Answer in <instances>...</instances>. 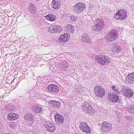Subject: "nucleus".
Masks as SVG:
<instances>
[{
    "label": "nucleus",
    "mask_w": 134,
    "mask_h": 134,
    "mask_svg": "<svg viewBox=\"0 0 134 134\" xmlns=\"http://www.w3.org/2000/svg\"><path fill=\"white\" fill-rule=\"evenodd\" d=\"M95 25L93 27V29L95 31H99L102 29L104 26L103 22L101 19L97 20Z\"/></svg>",
    "instance_id": "obj_8"
},
{
    "label": "nucleus",
    "mask_w": 134,
    "mask_h": 134,
    "mask_svg": "<svg viewBox=\"0 0 134 134\" xmlns=\"http://www.w3.org/2000/svg\"><path fill=\"white\" fill-rule=\"evenodd\" d=\"M43 124L46 128L48 131L52 132L55 130V128L54 124L51 123L46 121Z\"/></svg>",
    "instance_id": "obj_14"
},
{
    "label": "nucleus",
    "mask_w": 134,
    "mask_h": 134,
    "mask_svg": "<svg viewBox=\"0 0 134 134\" xmlns=\"http://www.w3.org/2000/svg\"><path fill=\"white\" fill-rule=\"evenodd\" d=\"M94 92L97 96L102 97L104 96L105 91L101 86H97L95 87Z\"/></svg>",
    "instance_id": "obj_7"
},
{
    "label": "nucleus",
    "mask_w": 134,
    "mask_h": 134,
    "mask_svg": "<svg viewBox=\"0 0 134 134\" xmlns=\"http://www.w3.org/2000/svg\"><path fill=\"white\" fill-rule=\"evenodd\" d=\"M33 111L37 113H40L42 111V108L38 105L34 106L33 108Z\"/></svg>",
    "instance_id": "obj_25"
},
{
    "label": "nucleus",
    "mask_w": 134,
    "mask_h": 134,
    "mask_svg": "<svg viewBox=\"0 0 134 134\" xmlns=\"http://www.w3.org/2000/svg\"><path fill=\"white\" fill-rule=\"evenodd\" d=\"M111 128L112 125L108 122H104L102 124L101 129L103 132H108L111 130Z\"/></svg>",
    "instance_id": "obj_11"
},
{
    "label": "nucleus",
    "mask_w": 134,
    "mask_h": 134,
    "mask_svg": "<svg viewBox=\"0 0 134 134\" xmlns=\"http://www.w3.org/2000/svg\"><path fill=\"white\" fill-rule=\"evenodd\" d=\"M81 38L82 42L84 43L86 45H90L92 42L91 40L89 37L87 36L86 33H84L82 35Z\"/></svg>",
    "instance_id": "obj_15"
},
{
    "label": "nucleus",
    "mask_w": 134,
    "mask_h": 134,
    "mask_svg": "<svg viewBox=\"0 0 134 134\" xmlns=\"http://www.w3.org/2000/svg\"><path fill=\"white\" fill-rule=\"evenodd\" d=\"M18 117V115L16 114L11 113H9L7 116V118L10 121L15 120Z\"/></svg>",
    "instance_id": "obj_20"
},
{
    "label": "nucleus",
    "mask_w": 134,
    "mask_h": 134,
    "mask_svg": "<svg viewBox=\"0 0 134 134\" xmlns=\"http://www.w3.org/2000/svg\"><path fill=\"white\" fill-rule=\"evenodd\" d=\"M70 38V35L68 34L65 33L60 36L59 38V41L63 43L66 42Z\"/></svg>",
    "instance_id": "obj_17"
},
{
    "label": "nucleus",
    "mask_w": 134,
    "mask_h": 134,
    "mask_svg": "<svg viewBox=\"0 0 134 134\" xmlns=\"http://www.w3.org/2000/svg\"><path fill=\"white\" fill-rule=\"evenodd\" d=\"M120 91L124 96L128 98L132 97L134 94L133 90L127 86L121 87Z\"/></svg>",
    "instance_id": "obj_1"
},
{
    "label": "nucleus",
    "mask_w": 134,
    "mask_h": 134,
    "mask_svg": "<svg viewBox=\"0 0 134 134\" xmlns=\"http://www.w3.org/2000/svg\"><path fill=\"white\" fill-rule=\"evenodd\" d=\"M127 17V11L123 10L118 11L114 16V18L117 20L125 19Z\"/></svg>",
    "instance_id": "obj_6"
},
{
    "label": "nucleus",
    "mask_w": 134,
    "mask_h": 134,
    "mask_svg": "<svg viewBox=\"0 0 134 134\" xmlns=\"http://www.w3.org/2000/svg\"><path fill=\"white\" fill-rule=\"evenodd\" d=\"M82 108L85 112L89 113L91 115H94L95 111L92 108L91 105L88 103L85 102L82 104Z\"/></svg>",
    "instance_id": "obj_2"
},
{
    "label": "nucleus",
    "mask_w": 134,
    "mask_h": 134,
    "mask_svg": "<svg viewBox=\"0 0 134 134\" xmlns=\"http://www.w3.org/2000/svg\"><path fill=\"white\" fill-rule=\"evenodd\" d=\"M126 119L128 120H131L132 119L131 116H127L126 117Z\"/></svg>",
    "instance_id": "obj_32"
},
{
    "label": "nucleus",
    "mask_w": 134,
    "mask_h": 134,
    "mask_svg": "<svg viewBox=\"0 0 134 134\" xmlns=\"http://www.w3.org/2000/svg\"><path fill=\"white\" fill-rule=\"evenodd\" d=\"M118 33L115 29L112 30L105 37L106 39L108 41L115 40L118 37Z\"/></svg>",
    "instance_id": "obj_5"
},
{
    "label": "nucleus",
    "mask_w": 134,
    "mask_h": 134,
    "mask_svg": "<svg viewBox=\"0 0 134 134\" xmlns=\"http://www.w3.org/2000/svg\"><path fill=\"white\" fill-rule=\"evenodd\" d=\"M69 18L71 22L75 21L77 19L76 16L72 15H70Z\"/></svg>",
    "instance_id": "obj_30"
},
{
    "label": "nucleus",
    "mask_w": 134,
    "mask_h": 134,
    "mask_svg": "<svg viewBox=\"0 0 134 134\" xmlns=\"http://www.w3.org/2000/svg\"><path fill=\"white\" fill-rule=\"evenodd\" d=\"M112 89L115 92H116L118 93H121L120 90H119L117 88H116L115 86H112Z\"/></svg>",
    "instance_id": "obj_31"
},
{
    "label": "nucleus",
    "mask_w": 134,
    "mask_h": 134,
    "mask_svg": "<svg viewBox=\"0 0 134 134\" xmlns=\"http://www.w3.org/2000/svg\"><path fill=\"white\" fill-rule=\"evenodd\" d=\"M86 8L85 4L81 2L75 4L73 7L74 11L77 14H80Z\"/></svg>",
    "instance_id": "obj_4"
},
{
    "label": "nucleus",
    "mask_w": 134,
    "mask_h": 134,
    "mask_svg": "<svg viewBox=\"0 0 134 134\" xmlns=\"http://www.w3.org/2000/svg\"><path fill=\"white\" fill-rule=\"evenodd\" d=\"M80 129L83 132H85L87 133H90L91 131V128L87 125L86 122H82L79 125Z\"/></svg>",
    "instance_id": "obj_9"
},
{
    "label": "nucleus",
    "mask_w": 134,
    "mask_h": 134,
    "mask_svg": "<svg viewBox=\"0 0 134 134\" xmlns=\"http://www.w3.org/2000/svg\"><path fill=\"white\" fill-rule=\"evenodd\" d=\"M108 98L109 100L114 103L118 102L119 100L118 95L114 93H109L108 96Z\"/></svg>",
    "instance_id": "obj_12"
},
{
    "label": "nucleus",
    "mask_w": 134,
    "mask_h": 134,
    "mask_svg": "<svg viewBox=\"0 0 134 134\" xmlns=\"http://www.w3.org/2000/svg\"><path fill=\"white\" fill-rule=\"evenodd\" d=\"M49 104L51 107H53L56 109L59 108L61 105L60 102L55 100L50 101Z\"/></svg>",
    "instance_id": "obj_18"
},
{
    "label": "nucleus",
    "mask_w": 134,
    "mask_h": 134,
    "mask_svg": "<svg viewBox=\"0 0 134 134\" xmlns=\"http://www.w3.org/2000/svg\"><path fill=\"white\" fill-rule=\"evenodd\" d=\"M66 27L68 28L70 32H73L74 30V27L71 25H68L66 26Z\"/></svg>",
    "instance_id": "obj_28"
},
{
    "label": "nucleus",
    "mask_w": 134,
    "mask_h": 134,
    "mask_svg": "<svg viewBox=\"0 0 134 134\" xmlns=\"http://www.w3.org/2000/svg\"><path fill=\"white\" fill-rule=\"evenodd\" d=\"M46 19L51 21H54L56 19L55 15L53 14H49L45 16Z\"/></svg>",
    "instance_id": "obj_23"
},
{
    "label": "nucleus",
    "mask_w": 134,
    "mask_h": 134,
    "mask_svg": "<svg viewBox=\"0 0 134 134\" xmlns=\"http://www.w3.org/2000/svg\"><path fill=\"white\" fill-rule=\"evenodd\" d=\"M128 111L131 113H134V105H130L128 106Z\"/></svg>",
    "instance_id": "obj_27"
},
{
    "label": "nucleus",
    "mask_w": 134,
    "mask_h": 134,
    "mask_svg": "<svg viewBox=\"0 0 134 134\" xmlns=\"http://www.w3.org/2000/svg\"><path fill=\"white\" fill-rule=\"evenodd\" d=\"M95 58L96 61L102 65H107L110 62V59L107 56L97 55L96 56Z\"/></svg>",
    "instance_id": "obj_3"
},
{
    "label": "nucleus",
    "mask_w": 134,
    "mask_h": 134,
    "mask_svg": "<svg viewBox=\"0 0 134 134\" xmlns=\"http://www.w3.org/2000/svg\"><path fill=\"white\" fill-rule=\"evenodd\" d=\"M126 78L128 79V82L130 84H132L134 83V72L128 75Z\"/></svg>",
    "instance_id": "obj_22"
},
{
    "label": "nucleus",
    "mask_w": 134,
    "mask_h": 134,
    "mask_svg": "<svg viewBox=\"0 0 134 134\" xmlns=\"http://www.w3.org/2000/svg\"><path fill=\"white\" fill-rule=\"evenodd\" d=\"M55 121L58 125H62L64 121L63 116L59 114H56L54 116Z\"/></svg>",
    "instance_id": "obj_16"
},
{
    "label": "nucleus",
    "mask_w": 134,
    "mask_h": 134,
    "mask_svg": "<svg viewBox=\"0 0 134 134\" xmlns=\"http://www.w3.org/2000/svg\"><path fill=\"white\" fill-rule=\"evenodd\" d=\"M48 30L49 32L53 34L58 33L62 31L61 26H51L49 27Z\"/></svg>",
    "instance_id": "obj_10"
},
{
    "label": "nucleus",
    "mask_w": 134,
    "mask_h": 134,
    "mask_svg": "<svg viewBox=\"0 0 134 134\" xmlns=\"http://www.w3.org/2000/svg\"><path fill=\"white\" fill-rule=\"evenodd\" d=\"M29 10L32 13H34L35 11V8L34 5L32 3H30L29 4Z\"/></svg>",
    "instance_id": "obj_24"
},
{
    "label": "nucleus",
    "mask_w": 134,
    "mask_h": 134,
    "mask_svg": "<svg viewBox=\"0 0 134 134\" xmlns=\"http://www.w3.org/2000/svg\"><path fill=\"white\" fill-rule=\"evenodd\" d=\"M52 6L54 9L57 10L60 6L59 2L58 0H53L52 2Z\"/></svg>",
    "instance_id": "obj_21"
},
{
    "label": "nucleus",
    "mask_w": 134,
    "mask_h": 134,
    "mask_svg": "<svg viewBox=\"0 0 134 134\" xmlns=\"http://www.w3.org/2000/svg\"><path fill=\"white\" fill-rule=\"evenodd\" d=\"M24 118L30 124H32L34 122L33 115L29 113L26 114L24 117Z\"/></svg>",
    "instance_id": "obj_19"
},
{
    "label": "nucleus",
    "mask_w": 134,
    "mask_h": 134,
    "mask_svg": "<svg viewBox=\"0 0 134 134\" xmlns=\"http://www.w3.org/2000/svg\"><path fill=\"white\" fill-rule=\"evenodd\" d=\"M83 88L82 87L80 86H79L77 88H75V91L77 92H79L80 94H81L82 93V91H83Z\"/></svg>",
    "instance_id": "obj_29"
},
{
    "label": "nucleus",
    "mask_w": 134,
    "mask_h": 134,
    "mask_svg": "<svg viewBox=\"0 0 134 134\" xmlns=\"http://www.w3.org/2000/svg\"><path fill=\"white\" fill-rule=\"evenodd\" d=\"M3 126V124L2 123V122L1 121H0V129H1L2 128Z\"/></svg>",
    "instance_id": "obj_33"
},
{
    "label": "nucleus",
    "mask_w": 134,
    "mask_h": 134,
    "mask_svg": "<svg viewBox=\"0 0 134 134\" xmlns=\"http://www.w3.org/2000/svg\"><path fill=\"white\" fill-rule=\"evenodd\" d=\"M47 89L49 91L54 93H58L59 90V87L56 85L54 84H51L47 87Z\"/></svg>",
    "instance_id": "obj_13"
},
{
    "label": "nucleus",
    "mask_w": 134,
    "mask_h": 134,
    "mask_svg": "<svg viewBox=\"0 0 134 134\" xmlns=\"http://www.w3.org/2000/svg\"><path fill=\"white\" fill-rule=\"evenodd\" d=\"M113 47L114 48H112L111 49V50L112 51L115 53H117L121 50V48L119 46H115L114 47V46Z\"/></svg>",
    "instance_id": "obj_26"
}]
</instances>
